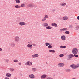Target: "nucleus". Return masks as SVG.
<instances>
[{
    "mask_svg": "<svg viewBox=\"0 0 79 79\" xmlns=\"http://www.w3.org/2000/svg\"><path fill=\"white\" fill-rule=\"evenodd\" d=\"M52 26H55V27H58V25L56 23H52Z\"/></svg>",
    "mask_w": 79,
    "mask_h": 79,
    "instance_id": "dca6fc26",
    "label": "nucleus"
},
{
    "mask_svg": "<svg viewBox=\"0 0 79 79\" xmlns=\"http://www.w3.org/2000/svg\"><path fill=\"white\" fill-rule=\"evenodd\" d=\"M31 57H32V58H35V54H34V55H32V56H31Z\"/></svg>",
    "mask_w": 79,
    "mask_h": 79,
    "instance_id": "c9c22d12",
    "label": "nucleus"
},
{
    "mask_svg": "<svg viewBox=\"0 0 79 79\" xmlns=\"http://www.w3.org/2000/svg\"><path fill=\"white\" fill-rule=\"evenodd\" d=\"M77 66V68L78 67L79 68V64H78V65Z\"/></svg>",
    "mask_w": 79,
    "mask_h": 79,
    "instance_id": "8fccbe9b",
    "label": "nucleus"
},
{
    "mask_svg": "<svg viewBox=\"0 0 79 79\" xmlns=\"http://www.w3.org/2000/svg\"><path fill=\"white\" fill-rule=\"evenodd\" d=\"M29 77L31 79H34V78L35 77L34 76V75L33 74H31L29 75Z\"/></svg>",
    "mask_w": 79,
    "mask_h": 79,
    "instance_id": "4468645a",
    "label": "nucleus"
},
{
    "mask_svg": "<svg viewBox=\"0 0 79 79\" xmlns=\"http://www.w3.org/2000/svg\"><path fill=\"white\" fill-rule=\"evenodd\" d=\"M60 6H65V5H66V4L64 2H61L60 3Z\"/></svg>",
    "mask_w": 79,
    "mask_h": 79,
    "instance_id": "f8f14e48",
    "label": "nucleus"
},
{
    "mask_svg": "<svg viewBox=\"0 0 79 79\" xmlns=\"http://www.w3.org/2000/svg\"><path fill=\"white\" fill-rule=\"evenodd\" d=\"M49 52H52V50H49Z\"/></svg>",
    "mask_w": 79,
    "mask_h": 79,
    "instance_id": "49530a36",
    "label": "nucleus"
},
{
    "mask_svg": "<svg viewBox=\"0 0 79 79\" xmlns=\"http://www.w3.org/2000/svg\"><path fill=\"white\" fill-rule=\"evenodd\" d=\"M69 28H70V29H71V28H73V25H70L69 26Z\"/></svg>",
    "mask_w": 79,
    "mask_h": 79,
    "instance_id": "e433bc0d",
    "label": "nucleus"
},
{
    "mask_svg": "<svg viewBox=\"0 0 79 79\" xmlns=\"http://www.w3.org/2000/svg\"><path fill=\"white\" fill-rule=\"evenodd\" d=\"M60 30L61 31H68V29L65 28H64L63 29H60Z\"/></svg>",
    "mask_w": 79,
    "mask_h": 79,
    "instance_id": "f3484780",
    "label": "nucleus"
},
{
    "mask_svg": "<svg viewBox=\"0 0 79 79\" xmlns=\"http://www.w3.org/2000/svg\"><path fill=\"white\" fill-rule=\"evenodd\" d=\"M28 43L29 44H31V45L32 44V42L31 41L29 42Z\"/></svg>",
    "mask_w": 79,
    "mask_h": 79,
    "instance_id": "a19ab883",
    "label": "nucleus"
},
{
    "mask_svg": "<svg viewBox=\"0 0 79 79\" xmlns=\"http://www.w3.org/2000/svg\"><path fill=\"white\" fill-rule=\"evenodd\" d=\"M46 28L47 29H52V27H50V26H48V27H46Z\"/></svg>",
    "mask_w": 79,
    "mask_h": 79,
    "instance_id": "5701e85b",
    "label": "nucleus"
},
{
    "mask_svg": "<svg viewBox=\"0 0 79 79\" xmlns=\"http://www.w3.org/2000/svg\"><path fill=\"white\" fill-rule=\"evenodd\" d=\"M78 50L77 48H74L72 50V53L73 54H76L77 53Z\"/></svg>",
    "mask_w": 79,
    "mask_h": 79,
    "instance_id": "f257e3e1",
    "label": "nucleus"
},
{
    "mask_svg": "<svg viewBox=\"0 0 79 79\" xmlns=\"http://www.w3.org/2000/svg\"><path fill=\"white\" fill-rule=\"evenodd\" d=\"M68 17L67 16L64 17L63 18V20H65V21L68 20Z\"/></svg>",
    "mask_w": 79,
    "mask_h": 79,
    "instance_id": "2eb2a0df",
    "label": "nucleus"
},
{
    "mask_svg": "<svg viewBox=\"0 0 79 79\" xmlns=\"http://www.w3.org/2000/svg\"><path fill=\"white\" fill-rule=\"evenodd\" d=\"M74 56H75V57H76L77 58V57H78V55L74 54Z\"/></svg>",
    "mask_w": 79,
    "mask_h": 79,
    "instance_id": "4c0bfd02",
    "label": "nucleus"
},
{
    "mask_svg": "<svg viewBox=\"0 0 79 79\" xmlns=\"http://www.w3.org/2000/svg\"><path fill=\"white\" fill-rule=\"evenodd\" d=\"M43 26L44 27H47V26H48V23H43Z\"/></svg>",
    "mask_w": 79,
    "mask_h": 79,
    "instance_id": "a211bd4d",
    "label": "nucleus"
},
{
    "mask_svg": "<svg viewBox=\"0 0 79 79\" xmlns=\"http://www.w3.org/2000/svg\"><path fill=\"white\" fill-rule=\"evenodd\" d=\"M11 46H12V47H15V44L13 43L11 44Z\"/></svg>",
    "mask_w": 79,
    "mask_h": 79,
    "instance_id": "393cba45",
    "label": "nucleus"
},
{
    "mask_svg": "<svg viewBox=\"0 0 79 79\" xmlns=\"http://www.w3.org/2000/svg\"><path fill=\"white\" fill-rule=\"evenodd\" d=\"M55 50H52V53H55Z\"/></svg>",
    "mask_w": 79,
    "mask_h": 79,
    "instance_id": "c03bdc74",
    "label": "nucleus"
},
{
    "mask_svg": "<svg viewBox=\"0 0 79 79\" xmlns=\"http://www.w3.org/2000/svg\"><path fill=\"white\" fill-rule=\"evenodd\" d=\"M72 79H76V78H73Z\"/></svg>",
    "mask_w": 79,
    "mask_h": 79,
    "instance_id": "3c124183",
    "label": "nucleus"
},
{
    "mask_svg": "<svg viewBox=\"0 0 79 79\" xmlns=\"http://www.w3.org/2000/svg\"><path fill=\"white\" fill-rule=\"evenodd\" d=\"M27 6H28V7H30V8H32V7H34L35 6L34 5V4H30L27 5Z\"/></svg>",
    "mask_w": 79,
    "mask_h": 79,
    "instance_id": "0eeeda50",
    "label": "nucleus"
},
{
    "mask_svg": "<svg viewBox=\"0 0 79 79\" xmlns=\"http://www.w3.org/2000/svg\"><path fill=\"white\" fill-rule=\"evenodd\" d=\"M48 48H52V46H51V45H49V46L48 47Z\"/></svg>",
    "mask_w": 79,
    "mask_h": 79,
    "instance_id": "2f4dec72",
    "label": "nucleus"
},
{
    "mask_svg": "<svg viewBox=\"0 0 79 79\" xmlns=\"http://www.w3.org/2000/svg\"><path fill=\"white\" fill-rule=\"evenodd\" d=\"M18 60H14V62H18Z\"/></svg>",
    "mask_w": 79,
    "mask_h": 79,
    "instance_id": "f704fd0d",
    "label": "nucleus"
},
{
    "mask_svg": "<svg viewBox=\"0 0 79 79\" xmlns=\"http://www.w3.org/2000/svg\"><path fill=\"white\" fill-rule=\"evenodd\" d=\"M37 70V69L35 68H32V71L33 72H35Z\"/></svg>",
    "mask_w": 79,
    "mask_h": 79,
    "instance_id": "aec40b11",
    "label": "nucleus"
},
{
    "mask_svg": "<svg viewBox=\"0 0 79 79\" xmlns=\"http://www.w3.org/2000/svg\"><path fill=\"white\" fill-rule=\"evenodd\" d=\"M63 56H64V55H63V54H61L59 55V56L60 57H63Z\"/></svg>",
    "mask_w": 79,
    "mask_h": 79,
    "instance_id": "72a5a7b5",
    "label": "nucleus"
},
{
    "mask_svg": "<svg viewBox=\"0 0 79 79\" xmlns=\"http://www.w3.org/2000/svg\"><path fill=\"white\" fill-rule=\"evenodd\" d=\"M27 47L30 49H32V45L31 44H28L27 45Z\"/></svg>",
    "mask_w": 79,
    "mask_h": 79,
    "instance_id": "1a4fd4ad",
    "label": "nucleus"
},
{
    "mask_svg": "<svg viewBox=\"0 0 79 79\" xmlns=\"http://www.w3.org/2000/svg\"><path fill=\"white\" fill-rule=\"evenodd\" d=\"M32 45H33V46H36V44H32Z\"/></svg>",
    "mask_w": 79,
    "mask_h": 79,
    "instance_id": "79ce46f5",
    "label": "nucleus"
},
{
    "mask_svg": "<svg viewBox=\"0 0 79 79\" xmlns=\"http://www.w3.org/2000/svg\"><path fill=\"white\" fill-rule=\"evenodd\" d=\"M66 72H70V71H71V70H70V69H66Z\"/></svg>",
    "mask_w": 79,
    "mask_h": 79,
    "instance_id": "c85d7f7f",
    "label": "nucleus"
},
{
    "mask_svg": "<svg viewBox=\"0 0 79 79\" xmlns=\"http://www.w3.org/2000/svg\"><path fill=\"white\" fill-rule=\"evenodd\" d=\"M34 55L35 58H36V57H38V56H39V54H35Z\"/></svg>",
    "mask_w": 79,
    "mask_h": 79,
    "instance_id": "c756f323",
    "label": "nucleus"
},
{
    "mask_svg": "<svg viewBox=\"0 0 79 79\" xmlns=\"http://www.w3.org/2000/svg\"><path fill=\"white\" fill-rule=\"evenodd\" d=\"M19 65H21V62L19 63Z\"/></svg>",
    "mask_w": 79,
    "mask_h": 79,
    "instance_id": "09e8293b",
    "label": "nucleus"
},
{
    "mask_svg": "<svg viewBox=\"0 0 79 79\" xmlns=\"http://www.w3.org/2000/svg\"><path fill=\"white\" fill-rule=\"evenodd\" d=\"M9 70L10 71H11V72H13V71H15V69L13 68H10Z\"/></svg>",
    "mask_w": 79,
    "mask_h": 79,
    "instance_id": "412c9836",
    "label": "nucleus"
},
{
    "mask_svg": "<svg viewBox=\"0 0 79 79\" xmlns=\"http://www.w3.org/2000/svg\"><path fill=\"white\" fill-rule=\"evenodd\" d=\"M6 76L7 77H10L11 76V74L9 73H7L6 74Z\"/></svg>",
    "mask_w": 79,
    "mask_h": 79,
    "instance_id": "9d476101",
    "label": "nucleus"
},
{
    "mask_svg": "<svg viewBox=\"0 0 79 79\" xmlns=\"http://www.w3.org/2000/svg\"><path fill=\"white\" fill-rule=\"evenodd\" d=\"M51 45H52V44H51Z\"/></svg>",
    "mask_w": 79,
    "mask_h": 79,
    "instance_id": "603ef678",
    "label": "nucleus"
},
{
    "mask_svg": "<svg viewBox=\"0 0 79 79\" xmlns=\"http://www.w3.org/2000/svg\"><path fill=\"white\" fill-rule=\"evenodd\" d=\"M15 7L16 8H19L21 7V6L17 5L15 6Z\"/></svg>",
    "mask_w": 79,
    "mask_h": 79,
    "instance_id": "4be33fe9",
    "label": "nucleus"
},
{
    "mask_svg": "<svg viewBox=\"0 0 79 79\" xmlns=\"http://www.w3.org/2000/svg\"><path fill=\"white\" fill-rule=\"evenodd\" d=\"M19 25L21 26H24V25H26V23L24 22H19Z\"/></svg>",
    "mask_w": 79,
    "mask_h": 79,
    "instance_id": "423d86ee",
    "label": "nucleus"
},
{
    "mask_svg": "<svg viewBox=\"0 0 79 79\" xmlns=\"http://www.w3.org/2000/svg\"><path fill=\"white\" fill-rule=\"evenodd\" d=\"M65 33L66 34H69V31H66L65 32Z\"/></svg>",
    "mask_w": 79,
    "mask_h": 79,
    "instance_id": "bb28decb",
    "label": "nucleus"
},
{
    "mask_svg": "<svg viewBox=\"0 0 79 79\" xmlns=\"http://www.w3.org/2000/svg\"><path fill=\"white\" fill-rule=\"evenodd\" d=\"M61 38L62 40H66V36L64 35H63L61 37Z\"/></svg>",
    "mask_w": 79,
    "mask_h": 79,
    "instance_id": "ddd939ff",
    "label": "nucleus"
},
{
    "mask_svg": "<svg viewBox=\"0 0 79 79\" xmlns=\"http://www.w3.org/2000/svg\"><path fill=\"white\" fill-rule=\"evenodd\" d=\"M77 19H78V20H79V16H78L77 17Z\"/></svg>",
    "mask_w": 79,
    "mask_h": 79,
    "instance_id": "a18cd8bd",
    "label": "nucleus"
},
{
    "mask_svg": "<svg viewBox=\"0 0 79 79\" xmlns=\"http://www.w3.org/2000/svg\"><path fill=\"white\" fill-rule=\"evenodd\" d=\"M5 60L6 63H8L9 61V60L8 59H5Z\"/></svg>",
    "mask_w": 79,
    "mask_h": 79,
    "instance_id": "473e14b6",
    "label": "nucleus"
},
{
    "mask_svg": "<svg viewBox=\"0 0 79 79\" xmlns=\"http://www.w3.org/2000/svg\"><path fill=\"white\" fill-rule=\"evenodd\" d=\"M76 29H79V25H77L76 27Z\"/></svg>",
    "mask_w": 79,
    "mask_h": 79,
    "instance_id": "58836bf2",
    "label": "nucleus"
},
{
    "mask_svg": "<svg viewBox=\"0 0 79 79\" xmlns=\"http://www.w3.org/2000/svg\"><path fill=\"white\" fill-rule=\"evenodd\" d=\"M48 18V16L47 15H44V18L46 19V18Z\"/></svg>",
    "mask_w": 79,
    "mask_h": 79,
    "instance_id": "cd10ccee",
    "label": "nucleus"
},
{
    "mask_svg": "<svg viewBox=\"0 0 79 79\" xmlns=\"http://www.w3.org/2000/svg\"><path fill=\"white\" fill-rule=\"evenodd\" d=\"M46 76L47 75H46V74H43L41 76V79H45V78L46 77Z\"/></svg>",
    "mask_w": 79,
    "mask_h": 79,
    "instance_id": "9b49d317",
    "label": "nucleus"
},
{
    "mask_svg": "<svg viewBox=\"0 0 79 79\" xmlns=\"http://www.w3.org/2000/svg\"><path fill=\"white\" fill-rule=\"evenodd\" d=\"M70 66L73 69H76L77 68V65H76L74 64L71 65Z\"/></svg>",
    "mask_w": 79,
    "mask_h": 79,
    "instance_id": "7ed1b4c3",
    "label": "nucleus"
},
{
    "mask_svg": "<svg viewBox=\"0 0 79 79\" xmlns=\"http://www.w3.org/2000/svg\"><path fill=\"white\" fill-rule=\"evenodd\" d=\"M15 40L16 42H19L20 40L19 37L18 36H16L15 38Z\"/></svg>",
    "mask_w": 79,
    "mask_h": 79,
    "instance_id": "f03ea898",
    "label": "nucleus"
},
{
    "mask_svg": "<svg viewBox=\"0 0 79 79\" xmlns=\"http://www.w3.org/2000/svg\"><path fill=\"white\" fill-rule=\"evenodd\" d=\"M25 65H26V64H25Z\"/></svg>",
    "mask_w": 79,
    "mask_h": 79,
    "instance_id": "864d4df0",
    "label": "nucleus"
},
{
    "mask_svg": "<svg viewBox=\"0 0 79 79\" xmlns=\"http://www.w3.org/2000/svg\"><path fill=\"white\" fill-rule=\"evenodd\" d=\"M2 51V48H0V52H1Z\"/></svg>",
    "mask_w": 79,
    "mask_h": 79,
    "instance_id": "de8ad7c7",
    "label": "nucleus"
},
{
    "mask_svg": "<svg viewBox=\"0 0 79 79\" xmlns=\"http://www.w3.org/2000/svg\"><path fill=\"white\" fill-rule=\"evenodd\" d=\"M64 66V64H63V63H60L58 64V66L59 67H63Z\"/></svg>",
    "mask_w": 79,
    "mask_h": 79,
    "instance_id": "39448f33",
    "label": "nucleus"
},
{
    "mask_svg": "<svg viewBox=\"0 0 79 79\" xmlns=\"http://www.w3.org/2000/svg\"><path fill=\"white\" fill-rule=\"evenodd\" d=\"M15 0V1L17 3H21V1L19 0Z\"/></svg>",
    "mask_w": 79,
    "mask_h": 79,
    "instance_id": "6ab92c4d",
    "label": "nucleus"
},
{
    "mask_svg": "<svg viewBox=\"0 0 79 79\" xmlns=\"http://www.w3.org/2000/svg\"><path fill=\"white\" fill-rule=\"evenodd\" d=\"M52 12H55V9H53L52 10Z\"/></svg>",
    "mask_w": 79,
    "mask_h": 79,
    "instance_id": "37998d69",
    "label": "nucleus"
},
{
    "mask_svg": "<svg viewBox=\"0 0 79 79\" xmlns=\"http://www.w3.org/2000/svg\"><path fill=\"white\" fill-rule=\"evenodd\" d=\"M73 57H74V55L72 54H70L69 56V58L68 59V60H70L71 58H73Z\"/></svg>",
    "mask_w": 79,
    "mask_h": 79,
    "instance_id": "20e7f679",
    "label": "nucleus"
},
{
    "mask_svg": "<svg viewBox=\"0 0 79 79\" xmlns=\"http://www.w3.org/2000/svg\"><path fill=\"white\" fill-rule=\"evenodd\" d=\"M66 47L65 46H61L60 47V48H66Z\"/></svg>",
    "mask_w": 79,
    "mask_h": 79,
    "instance_id": "7c9ffc66",
    "label": "nucleus"
},
{
    "mask_svg": "<svg viewBox=\"0 0 79 79\" xmlns=\"http://www.w3.org/2000/svg\"><path fill=\"white\" fill-rule=\"evenodd\" d=\"M32 64V62L28 61L27 63V65H28L29 66H31Z\"/></svg>",
    "mask_w": 79,
    "mask_h": 79,
    "instance_id": "6e6552de",
    "label": "nucleus"
},
{
    "mask_svg": "<svg viewBox=\"0 0 79 79\" xmlns=\"http://www.w3.org/2000/svg\"><path fill=\"white\" fill-rule=\"evenodd\" d=\"M45 20H46V19H45V18L44 19H42V21H45Z\"/></svg>",
    "mask_w": 79,
    "mask_h": 79,
    "instance_id": "ea45409f",
    "label": "nucleus"
},
{
    "mask_svg": "<svg viewBox=\"0 0 79 79\" xmlns=\"http://www.w3.org/2000/svg\"><path fill=\"white\" fill-rule=\"evenodd\" d=\"M21 7H24L25 6V4H22L21 5Z\"/></svg>",
    "mask_w": 79,
    "mask_h": 79,
    "instance_id": "a878e982",
    "label": "nucleus"
},
{
    "mask_svg": "<svg viewBox=\"0 0 79 79\" xmlns=\"http://www.w3.org/2000/svg\"><path fill=\"white\" fill-rule=\"evenodd\" d=\"M50 44L49 43H46L45 45L46 46H48V45H50Z\"/></svg>",
    "mask_w": 79,
    "mask_h": 79,
    "instance_id": "b1692460",
    "label": "nucleus"
}]
</instances>
